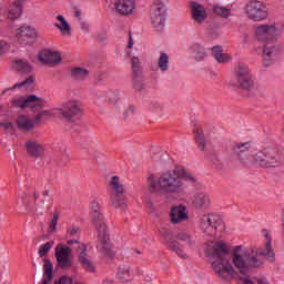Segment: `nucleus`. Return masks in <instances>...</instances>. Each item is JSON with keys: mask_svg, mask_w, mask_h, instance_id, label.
<instances>
[{"mask_svg": "<svg viewBox=\"0 0 284 284\" xmlns=\"http://www.w3.org/2000/svg\"><path fill=\"white\" fill-rule=\"evenodd\" d=\"M252 149V142H231L226 152L227 158L221 160L219 155L213 154L210 161L219 172H226V170H234L236 168V161H240L242 165H256L257 168H263L265 170H272L278 168L281 162L278 161V152L273 148H264L251 156L250 150Z\"/></svg>", "mask_w": 284, "mask_h": 284, "instance_id": "obj_1", "label": "nucleus"}, {"mask_svg": "<svg viewBox=\"0 0 284 284\" xmlns=\"http://www.w3.org/2000/svg\"><path fill=\"white\" fill-rule=\"evenodd\" d=\"M185 181L196 183V176L187 172L181 165L174 166L172 170L148 176V192L155 196H181L185 193Z\"/></svg>", "mask_w": 284, "mask_h": 284, "instance_id": "obj_2", "label": "nucleus"}, {"mask_svg": "<svg viewBox=\"0 0 284 284\" xmlns=\"http://www.w3.org/2000/svg\"><path fill=\"white\" fill-rule=\"evenodd\" d=\"M262 234L265 237L266 245L265 250L263 248H252L245 251L243 254L235 253L233 255V265L239 270L240 274L246 276L250 274V270L254 267H262L263 262L258 258V256H264L265 258H270V261H274V248H272V233L270 230H262Z\"/></svg>", "mask_w": 284, "mask_h": 284, "instance_id": "obj_3", "label": "nucleus"}, {"mask_svg": "<svg viewBox=\"0 0 284 284\" xmlns=\"http://www.w3.org/2000/svg\"><path fill=\"white\" fill-rule=\"evenodd\" d=\"M90 216L92 225L98 232V241L102 248V253L106 258L108 265L114 261L116 253L112 250V243H110V234H108V223H105V215H103V207L98 201L91 203Z\"/></svg>", "mask_w": 284, "mask_h": 284, "instance_id": "obj_4", "label": "nucleus"}, {"mask_svg": "<svg viewBox=\"0 0 284 284\" xmlns=\"http://www.w3.org/2000/svg\"><path fill=\"white\" fill-rule=\"evenodd\" d=\"M278 34H281V29L276 27V23L262 24L255 28V39L262 43L264 65H270L278 52V47H276Z\"/></svg>", "mask_w": 284, "mask_h": 284, "instance_id": "obj_5", "label": "nucleus"}, {"mask_svg": "<svg viewBox=\"0 0 284 284\" xmlns=\"http://www.w3.org/2000/svg\"><path fill=\"white\" fill-rule=\"evenodd\" d=\"M212 258V270L216 276L222 281H230L236 276V270L232 266V256L230 255V247L223 242H215L210 252Z\"/></svg>", "mask_w": 284, "mask_h": 284, "instance_id": "obj_6", "label": "nucleus"}, {"mask_svg": "<svg viewBox=\"0 0 284 284\" xmlns=\"http://www.w3.org/2000/svg\"><path fill=\"white\" fill-rule=\"evenodd\" d=\"M57 114L64 123H75L83 114V105L78 100H68L57 109Z\"/></svg>", "mask_w": 284, "mask_h": 284, "instance_id": "obj_7", "label": "nucleus"}, {"mask_svg": "<svg viewBox=\"0 0 284 284\" xmlns=\"http://www.w3.org/2000/svg\"><path fill=\"white\" fill-rule=\"evenodd\" d=\"M110 189V204L112 207H125V184L121 181L119 175H113L109 181Z\"/></svg>", "mask_w": 284, "mask_h": 284, "instance_id": "obj_8", "label": "nucleus"}, {"mask_svg": "<svg viewBox=\"0 0 284 284\" xmlns=\"http://www.w3.org/2000/svg\"><path fill=\"white\" fill-rule=\"evenodd\" d=\"M234 79L236 84L233 85H236L240 90H245V92H254L256 84L247 65L239 64L234 70Z\"/></svg>", "mask_w": 284, "mask_h": 284, "instance_id": "obj_9", "label": "nucleus"}, {"mask_svg": "<svg viewBox=\"0 0 284 284\" xmlns=\"http://www.w3.org/2000/svg\"><path fill=\"white\" fill-rule=\"evenodd\" d=\"M54 257L59 270H70L74 265L72 248L65 244H58L54 248Z\"/></svg>", "mask_w": 284, "mask_h": 284, "instance_id": "obj_10", "label": "nucleus"}, {"mask_svg": "<svg viewBox=\"0 0 284 284\" xmlns=\"http://www.w3.org/2000/svg\"><path fill=\"white\" fill-rule=\"evenodd\" d=\"M151 26L161 32L165 28V3L161 0H155L151 6L150 11Z\"/></svg>", "mask_w": 284, "mask_h": 284, "instance_id": "obj_11", "label": "nucleus"}, {"mask_svg": "<svg viewBox=\"0 0 284 284\" xmlns=\"http://www.w3.org/2000/svg\"><path fill=\"white\" fill-rule=\"evenodd\" d=\"M245 13L251 21H265L268 16L267 6L261 1L252 0L246 4Z\"/></svg>", "mask_w": 284, "mask_h": 284, "instance_id": "obj_12", "label": "nucleus"}, {"mask_svg": "<svg viewBox=\"0 0 284 284\" xmlns=\"http://www.w3.org/2000/svg\"><path fill=\"white\" fill-rule=\"evenodd\" d=\"M223 225V220L219 215L204 214L201 217L200 227L209 236H216L219 227Z\"/></svg>", "mask_w": 284, "mask_h": 284, "instance_id": "obj_13", "label": "nucleus"}, {"mask_svg": "<svg viewBox=\"0 0 284 284\" xmlns=\"http://www.w3.org/2000/svg\"><path fill=\"white\" fill-rule=\"evenodd\" d=\"M159 232L161 236H163L166 243L168 250H170L171 252H174V254L180 256V258H187V254L181 247V243H179L176 240H173L172 233L170 232V230L162 227L159 230Z\"/></svg>", "mask_w": 284, "mask_h": 284, "instance_id": "obj_14", "label": "nucleus"}, {"mask_svg": "<svg viewBox=\"0 0 284 284\" xmlns=\"http://www.w3.org/2000/svg\"><path fill=\"white\" fill-rule=\"evenodd\" d=\"M12 104L16 105V108H38L39 110H41L44 105V102L41 98L31 94L28 95L27 99L24 98H14L12 100Z\"/></svg>", "mask_w": 284, "mask_h": 284, "instance_id": "obj_15", "label": "nucleus"}, {"mask_svg": "<svg viewBox=\"0 0 284 284\" xmlns=\"http://www.w3.org/2000/svg\"><path fill=\"white\" fill-rule=\"evenodd\" d=\"M26 152L30 159H43L45 155V148L37 140H28L24 143Z\"/></svg>", "mask_w": 284, "mask_h": 284, "instance_id": "obj_16", "label": "nucleus"}, {"mask_svg": "<svg viewBox=\"0 0 284 284\" xmlns=\"http://www.w3.org/2000/svg\"><path fill=\"white\" fill-rule=\"evenodd\" d=\"M78 250L81 251L78 255V261L83 270L90 273L97 272V266L94 265V262H92L91 258L88 256V246L81 244Z\"/></svg>", "mask_w": 284, "mask_h": 284, "instance_id": "obj_17", "label": "nucleus"}, {"mask_svg": "<svg viewBox=\"0 0 284 284\" xmlns=\"http://www.w3.org/2000/svg\"><path fill=\"white\" fill-rule=\"evenodd\" d=\"M39 61L44 65H59L61 63V53L59 51L43 50L39 53Z\"/></svg>", "mask_w": 284, "mask_h": 284, "instance_id": "obj_18", "label": "nucleus"}, {"mask_svg": "<svg viewBox=\"0 0 284 284\" xmlns=\"http://www.w3.org/2000/svg\"><path fill=\"white\" fill-rule=\"evenodd\" d=\"M189 202L196 207V210H203V207L210 205V197L204 192L196 191L189 196Z\"/></svg>", "mask_w": 284, "mask_h": 284, "instance_id": "obj_19", "label": "nucleus"}, {"mask_svg": "<svg viewBox=\"0 0 284 284\" xmlns=\"http://www.w3.org/2000/svg\"><path fill=\"white\" fill-rule=\"evenodd\" d=\"M187 209L184 205L173 206L170 212V221L173 225L187 221Z\"/></svg>", "mask_w": 284, "mask_h": 284, "instance_id": "obj_20", "label": "nucleus"}, {"mask_svg": "<svg viewBox=\"0 0 284 284\" xmlns=\"http://www.w3.org/2000/svg\"><path fill=\"white\" fill-rule=\"evenodd\" d=\"M36 38H37V31L33 28L21 27L18 30L17 39L23 45H27V43H30L31 39H36Z\"/></svg>", "mask_w": 284, "mask_h": 284, "instance_id": "obj_21", "label": "nucleus"}, {"mask_svg": "<svg viewBox=\"0 0 284 284\" xmlns=\"http://www.w3.org/2000/svg\"><path fill=\"white\" fill-rule=\"evenodd\" d=\"M191 12L192 19L195 20L196 23H203L205 19H207V11L205 10V7L197 2L191 3Z\"/></svg>", "mask_w": 284, "mask_h": 284, "instance_id": "obj_22", "label": "nucleus"}, {"mask_svg": "<svg viewBox=\"0 0 284 284\" xmlns=\"http://www.w3.org/2000/svg\"><path fill=\"white\" fill-rule=\"evenodd\" d=\"M132 276H134V272L129 264H121L118 267L116 278L120 280V283H132Z\"/></svg>", "mask_w": 284, "mask_h": 284, "instance_id": "obj_23", "label": "nucleus"}, {"mask_svg": "<svg viewBox=\"0 0 284 284\" xmlns=\"http://www.w3.org/2000/svg\"><path fill=\"white\" fill-rule=\"evenodd\" d=\"M115 10L119 14L128 16L134 12V0H118Z\"/></svg>", "mask_w": 284, "mask_h": 284, "instance_id": "obj_24", "label": "nucleus"}, {"mask_svg": "<svg viewBox=\"0 0 284 284\" xmlns=\"http://www.w3.org/2000/svg\"><path fill=\"white\" fill-rule=\"evenodd\" d=\"M17 125L21 132H30L34 129V121L26 115H20L17 119Z\"/></svg>", "mask_w": 284, "mask_h": 284, "instance_id": "obj_25", "label": "nucleus"}, {"mask_svg": "<svg viewBox=\"0 0 284 284\" xmlns=\"http://www.w3.org/2000/svg\"><path fill=\"white\" fill-rule=\"evenodd\" d=\"M57 20L60 22L54 23V28L60 30L64 37H70L72 29L70 28V23H68V20L63 16H58Z\"/></svg>", "mask_w": 284, "mask_h": 284, "instance_id": "obj_26", "label": "nucleus"}, {"mask_svg": "<svg viewBox=\"0 0 284 284\" xmlns=\"http://www.w3.org/2000/svg\"><path fill=\"white\" fill-rule=\"evenodd\" d=\"M22 10L23 9L21 7V0L14 1L12 6L9 7L8 19H10V21H14V19H19V17H21Z\"/></svg>", "mask_w": 284, "mask_h": 284, "instance_id": "obj_27", "label": "nucleus"}, {"mask_svg": "<svg viewBox=\"0 0 284 284\" xmlns=\"http://www.w3.org/2000/svg\"><path fill=\"white\" fill-rule=\"evenodd\" d=\"M194 136L195 141L197 143V146L202 152H205V148L207 146V142L205 141V133L203 132V129L201 126H196L194 130Z\"/></svg>", "mask_w": 284, "mask_h": 284, "instance_id": "obj_28", "label": "nucleus"}, {"mask_svg": "<svg viewBox=\"0 0 284 284\" xmlns=\"http://www.w3.org/2000/svg\"><path fill=\"white\" fill-rule=\"evenodd\" d=\"M175 239L178 241H181L182 243H185L189 247H194L196 244V241L192 236V234L187 231H180L176 235Z\"/></svg>", "mask_w": 284, "mask_h": 284, "instance_id": "obj_29", "label": "nucleus"}, {"mask_svg": "<svg viewBox=\"0 0 284 284\" xmlns=\"http://www.w3.org/2000/svg\"><path fill=\"white\" fill-rule=\"evenodd\" d=\"M14 68L20 74H30L32 72V67L27 60H16Z\"/></svg>", "mask_w": 284, "mask_h": 284, "instance_id": "obj_30", "label": "nucleus"}, {"mask_svg": "<svg viewBox=\"0 0 284 284\" xmlns=\"http://www.w3.org/2000/svg\"><path fill=\"white\" fill-rule=\"evenodd\" d=\"M88 74H90V71L81 67L71 69V78L74 79L75 81H83L88 79Z\"/></svg>", "mask_w": 284, "mask_h": 284, "instance_id": "obj_31", "label": "nucleus"}, {"mask_svg": "<svg viewBox=\"0 0 284 284\" xmlns=\"http://www.w3.org/2000/svg\"><path fill=\"white\" fill-rule=\"evenodd\" d=\"M212 54L214 59H216L217 63H227V61L230 60V57L223 53V49H221V47H213Z\"/></svg>", "mask_w": 284, "mask_h": 284, "instance_id": "obj_32", "label": "nucleus"}, {"mask_svg": "<svg viewBox=\"0 0 284 284\" xmlns=\"http://www.w3.org/2000/svg\"><path fill=\"white\" fill-rule=\"evenodd\" d=\"M158 68H160L162 72H168L170 68V57L168 55V53H160V58L158 60Z\"/></svg>", "mask_w": 284, "mask_h": 284, "instance_id": "obj_33", "label": "nucleus"}, {"mask_svg": "<svg viewBox=\"0 0 284 284\" xmlns=\"http://www.w3.org/2000/svg\"><path fill=\"white\" fill-rule=\"evenodd\" d=\"M191 50L195 61H203V59H205V49H203L201 44H193L191 47Z\"/></svg>", "mask_w": 284, "mask_h": 284, "instance_id": "obj_34", "label": "nucleus"}, {"mask_svg": "<svg viewBox=\"0 0 284 284\" xmlns=\"http://www.w3.org/2000/svg\"><path fill=\"white\" fill-rule=\"evenodd\" d=\"M131 68L134 77H141L143 69L141 68V59L139 57H131Z\"/></svg>", "mask_w": 284, "mask_h": 284, "instance_id": "obj_35", "label": "nucleus"}, {"mask_svg": "<svg viewBox=\"0 0 284 284\" xmlns=\"http://www.w3.org/2000/svg\"><path fill=\"white\" fill-rule=\"evenodd\" d=\"M213 14H215V17H222V19H227V17L232 14V10L230 8L214 6Z\"/></svg>", "mask_w": 284, "mask_h": 284, "instance_id": "obj_36", "label": "nucleus"}, {"mask_svg": "<svg viewBox=\"0 0 284 284\" xmlns=\"http://www.w3.org/2000/svg\"><path fill=\"white\" fill-rule=\"evenodd\" d=\"M52 247H54V241H49L44 244H41L38 248V255L40 256V258L45 257L50 253V250H52Z\"/></svg>", "mask_w": 284, "mask_h": 284, "instance_id": "obj_37", "label": "nucleus"}, {"mask_svg": "<svg viewBox=\"0 0 284 284\" xmlns=\"http://www.w3.org/2000/svg\"><path fill=\"white\" fill-rule=\"evenodd\" d=\"M59 223V212L53 213V217L49 223L48 232L49 234H57V225Z\"/></svg>", "mask_w": 284, "mask_h": 284, "instance_id": "obj_38", "label": "nucleus"}, {"mask_svg": "<svg viewBox=\"0 0 284 284\" xmlns=\"http://www.w3.org/2000/svg\"><path fill=\"white\" fill-rule=\"evenodd\" d=\"M106 103H109V105H116V103H119V92L108 91L106 92Z\"/></svg>", "mask_w": 284, "mask_h": 284, "instance_id": "obj_39", "label": "nucleus"}, {"mask_svg": "<svg viewBox=\"0 0 284 284\" xmlns=\"http://www.w3.org/2000/svg\"><path fill=\"white\" fill-rule=\"evenodd\" d=\"M32 83H34V77L30 75L29 78H27L22 82L14 84L11 88V90H17V88H30V85H32Z\"/></svg>", "mask_w": 284, "mask_h": 284, "instance_id": "obj_40", "label": "nucleus"}, {"mask_svg": "<svg viewBox=\"0 0 284 284\" xmlns=\"http://www.w3.org/2000/svg\"><path fill=\"white\" fill-rule=\"evenodd\" d=\"M132 79H133L134 89L138 91L143 90V81L141 80V75L132 74Z\"/></svg>", "mask_w": 284, "mask_h": 284, "instance_id": "obj_41", "label": "nucleus"}, {"mask_svg": "<svg viewBox=\"0 0 284 284\" xmlns=\"http://www.w3.org/2000/svg\"><path fill=\"white\" fill-rule=\"evenodd\" d=\"M52 116V112H50L49 110L42 111L40 112L38 115H36V123H39V121H43V119H48Z\"/></svg>", "mask_w": 284, "mask_h": 284, "instance_id": "obj_42", "label": "nucleus"}, {"mask_svg": "<svg viewBox=\"0 0 284 284\" xmlns=\"http://www.w3.org/2000/svg\"><path fill=\"white\" fill-rule=\"evenodd\" d=\"M72 277L68 275H62L59 280L54 281V284H72Z\"/></svg>", "mask_w": 284, "mask_h": 284, "instance_id": "obj_43", "label": "nucleus"}, {"mask_svg": "<svg viewBox=\"0 0 284 284\" xmlns=\"http://www.w3.org/2000/svg\"><path fill=\"white\" fill-rule=\"evenodd\" d=\"M132 116H134V106L131 105L124 111V119L128 121V119H132Z\"/></svg>", "mask_w": 284, "mask_h": 284, "instance_id": "obj_44", "label": "nucleus"}, {"mask_svg": "<svg viewBox=\"0 0 284 284\" xmlns=\"http://www.w3.org/2000/svg\"><path fill=\"white\" fill-rule=\"evenodd\" d=\"M0 128H3L7 132H12L13 125L10 122H1Z\"/></svg>", "mask_w": 284, "mask_h": 284, "instance_id": "obj_45", "label": "nucleus"}, {"mask_svg": "<svg viewBox=\"0 0 284 284\" xmlns=\"http://www.w3.org/2000/svg\"><path fill=\"white\" fill-rule=\"evenodd\" d=\"M67 232L69 236H77V234H79V227H71Z\"/></svg>", "mask_w": 284, "mask_h": 284, "instance_id": "obj_46", "label": "nucleus"}, {"mask_svg": "<svg viewBox=\"0 0 284 284\" xmlns=\"http://www.w3.org/2000/svg\"><path fill=\"white\" fill-rule=\"evenodd\" d=\"M254 281H256L257 284H270L266 277L254 278Z\"/></svg>", "mask_w": 284, "mask_h": 284, "instance_id": "obj_47", "label": "nucleus"}, {"mask_svg": "<svg viewBox=\"0 0 284 284\" xmlns=\"http://www.w3.org/2000/svg\"><path fill=\"white\" fill-rule=\"evenodd\" d=\"M6 45H7L6 41L0 40V54H3V50H6Z\"/></svg>", "mask_w": 284, "mask_h": 284, "instance_id": "obj_48", "label": "nucleus"}, {"mask_svg": "<svg viewBox=\"0 0 284 284\" xmlns=\"http://www.w3.org/2000/svg\"><path fill=\"white\" fill-rule=\"evenodd\" d=\"M134 45V41L132 40V32H129V44L128 48H132Z\"/></svg>", "mask_w": 284, "mask_h": 284, "instance_id": "obj_49", "label": "nucleus"}, {"mask_svg": "<svg viewBox=\"0 0 284 284\" xmlns=\"http://www.w3.org/2000/svg\"><path fill=\"white\" fill-rule=\"evenodd\" d=\"M102 284H114V280L105 278V280H103Z\"/></svg>", "mask_w": 284, "mask_h": 284, "instance_id": "obj_50", "label": "nucleus"}, {"mask_svg": "<svg viewBox=\"0 0 284 284\" xmlns=\"http://www.w3.org/2000/svg\"><path fill=\"white\" fill-rule=\"evenodd\" d=\"M74 14L79 21H81V11L79 9H75Z\"/></svg>", "mask_w": 284, "mask_h": 284, "instance_id": "obj_51", "label": "nucleus"}, {"mask_svg": "<svg viewBox=\"0 0 284 284\" xmlns=\"http://www.w3.org/2000/svg\"><path fill=\"white\" fill-rule=\"evenodd\" d=\"M42 196H43V199H48V196H50V190H44L42 192Z\"/></svg>", "mask_w": 284, "mask_h": 284, "instance_id": "obj_52", "label": "nucleus"}, {"mask_svg": "<svg viewBox=\"0 0 284 284\" xmlns=\"http://www.w3.org/2000/svg\"><path fill=\"white\" fill-rule=\"evenodd\" d=\"M74 243H79V240H68L67 241L68 245H74Z\"/></svg>", "mask_w": 284, "mask_h": 284, "instance_id": "obj_53", "label": "nucleus"}, {"mask_svg": "<svg viewBox=\"0 0 284 284\" xmlns=\"http://www.w3.org/2000/svg\"><path fill=\"white\" fill-rule=\"evenodd\" d=\"M47 203H50V205H52V199L49 201L47 197H43L42 204L45 205Z\"/></svg>", "mask_w": 284, "mask_h": 284, "instance_id": "obj_54", "label": "nucleus"}, {"mask_svg": "<svg viewBox=\"0 0 284 284\" xmlns=\"http://www.w3.org/2000/svg\"><path fill=\"white\" fill-rule=\"evenodd\" d=\"M33 199H34V201H38V199H39V192L38 191L33 192Z\"/></svg>", "mask_w": 284, "mask_h": 284, "instance_id": "obj_55", "label": "nucleus"}, {"mask_svg": "<svg viewBox=\"0 0 284 284\" xmlns=\"http://www.w3.org/2000/svg\"><path fill=\"white\" fill-rule=\"evenodd\" d=\"M81 27H82V30H88V27H85V23H82Z\"/></svg>", "mask_w": 284, "mask_h": 284, "instance_id": "obj_56", "label": "nucleus"}, {"mask_svg": "<svg viewBox=\"0 0 284 284\" xmlns=\"http://www.w3.org/2000/svg\"><path fill=\"white\" fill-rule=\"evenodd\" d=\"M235 252H241V246H236Z\"/></svg>", "mask_w": 284, "mask_h": 284, "instance_id": "obj_57", "label": "nucleus"}, {"mask_svg": "<svg viewBox=\"0 0 284 284\" xmlns=\"http://www.w3.org/2000/svg\"><path fill=\"white\" fill-rule=\"evenodd\" d=\"M135 254H141V251L136 250V251H135Z\"/></svg>", "mask_w": 284, "mask_h": 284, "instance_id": "obj_58", "label": "nucleus"}, {"mask_svg": "<svg viewBox=\"0 0 284 284\" xmlns=\"http://www.w3.org/2000/svg\"><path fill=\"white\" fill-rule=\"evenodd\" d=\"M2 109V106H0V110Z\"/></svg>", "mask_w": 284, "mask_h": 284, "instance_id": "obj_59", "label": "nucleus"}]
</instances>
